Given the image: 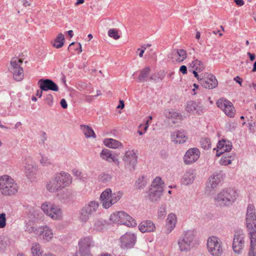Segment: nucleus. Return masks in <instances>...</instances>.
I'll return each mask as SVG.
<instances>
[{"label": "nucleus", "mask_w": 256, "mask_h": 256, "mask_svg": "<svg viewBox=\"0 0 256 256\" xmlns=\"http://www.w3.org/2000/svg\"><path fill=\"white\" fill-rule=\"evenodd\" d=\"M246 226L249 231L251 242L248 256H256V215L253 204H249L247 208Z\"/></svg>", "instance_id": "1"}, {"label": "nucleus", "mask_w": 256, "mask_h": 256, "mask_svg": "<svg viewBox=\"0 0 256 256\" xmlns=\"http://www.w3.org/2000/svg\"><path fill=\"white\" fill-rule=\"evenodd\" d=\"M72 178L68 172L62 171L55 174L50 180L47 182L46 190L50 192H56L72 182Z\"/></svg>", "instance_id": "2"}, {"label": "nucleus", "mask_w": 256, "mask_h": 256, "mask_svg": "<svg viewBox=\"0 0 256 256\" xmlns=\"http://www.w3.org/2000/svg\"><path fill=\"white\" fill-rule=\"evenodd\" d=\"M238 197L236 189L228 187L223 188L214 196L216 202L220 206H228L233 204Z\"/></svg>", "instance_id": "3"}, {"label": "nucleus", "mask_w": 256, "mask_h": 256, "mask_svg": "<svg viewBox=\"0 0 256 256\" xmlns=\"http://www.w3.org/2000/svg\"><path fill=\"white\" fill-rule=\"evenodd\" d=\"M196 232L194 230L184 232L177 242L178 250L184 252L190 251L196 243Z\"/></svg>", "instance_id": "4"}, {"label": "nucleus", "mask_w": 256, "mask_h": 256, "mask_svg": "<svg viewBox=\"0 0 256 256\" xmlns=\"http://www.w3.org/2000/svg\"><path fill=\"white\" fill-rule=\"evenodd\" d=\"M122 196L123 192L120 190L112 193L110 188H106L100 194V200L102 208L108 209L116 203Z\"/></svg>", "instance_id": "5"}, {"label": "nucleus", "mask_w": 256, "mask_h": 256, "mask_svg": "<svg viewBox=\"0 0 256 256\" xmlns=\"http://www.w3.org/2000/svg\"><path fill=\"white\" fill-rule=\"evenodd\" d=\"M18 191V186L14 180L8 175L0 176V192L4 196L14 195Z\"/></svg>", "instance_id": "6"}, {"label": "nucleus", "mask_w": 256, "mask_h": 256, "mask_svg": "<svg viewBox=\"0 0 256 256\" xmlns=\"http://www.w3.org/2000/svg\"><path fill=\"white\" fill-rule=\"evenodd\" d=\"M40 208L46 216L54 220H60L63 218L62 210L58 204L46 202L41 205Z\"/></svg>", "instance_id": "7"}, {"label": "nucleus", "mask_w": 256, "mask_h": 256, "mask_svg": "<svg viewBox=\"0 0 256 256\" xmlns=\"http://www.w3.org/2000/svg\"><path fill=\"white\" fill-rule=\"evenodd\" d=\"M110 221L115 224L134 226L136 225L135 220L129 214L124 211L114 212L109 217Z\"/></svg>", "instance_id": "8"}, {"label": "nucleus", "mask_w": 256, "mask_h": 256, "mask_svg": "<svg viewBox=\"0 0 256 256\" xmlns=\"http://www.w3.org/2000/svg\"><path fill=\"white\" fill-rule=\"evenodd\" d=\"M95 246V242L91 236L82 237L78 242V250L76 256H92L90 249Z\"/></svg>", "instance_id": "9"}, {"label": "nucleus", "mask_w": 256, "mask_h": 256, "mask_svg": "<svg viewBox=\"0 0 256 256\" xmlns=\"http://www.w3.org/2000/svg\"><path fill=\"white\" fill-rule=\"evenodd\" d=\"M164 183L160 177H156L152 181L148 192V198L152 202H157L164 191Z\"/></svg>", "instance_id": "10"}, {"label": "nucleus", "mask_w": 256, "mask_h": 256, "mask_svg": "<svg viewBox=\"0 0 256 256\" xmlns=\"http://www.w3.org/2000/svg\"><path fill=\"white\" fill-rule=\"evenodd\" d=\"M206 247L208 252L212 256H221L224 252L222 242L216 236H212L208 238Z\"/></svg>", "instance_id": "11"}, {"label": "nucleus", "mask_w": 256, "mask_h": 256, "mask_svg": "<svg viewBox=\"0 0 256 256\" xmlns=\"http://www.w3.org/2000/svg\"><path fill=\"white\" fill-rule=\"evenodd\" d=\"M23 60L17 57H14L10 60V66L9 68L10 72L12 73L14 79L20 81L24 78V71L20 65Z\"/></svg>", "instance_id": "12"}, {"label": "nucleus", "mask_w": 256, "mask_h": 256, "mask_svg": "<svg viewBox=\"0 0 256 256\" xmlns=\"http://www.w3.org/2000/svg\"><path fill=\"white\" fill-rule=\"evenodd\" d=\"M100 204L98 201H90L86 204L82 209L80 219L82 222H86L90 216L96 212Z\"/></svg>", "instance_id": "13"}, {"label": "nucleus", "mask_w": 256, "mask_h": 256, "mask_svg": "<svg viewBox=\"0 0 256 256\" xmlns=\"http://www.w3.org/2000/svg\"><path fill=\"white\" fill-rule=\"evenodd\" d=\"M244 236L242 230L235 232L232 241V248L234 252L240 254L244 246Z\"/></svg>", "instance_id": "14"}, {"label": "nucleus", "mask_w": 256, "mask_h": 256, "mask_svg": "<svg viewBox=\"0 0 256 256\" xmlns=\"http://www.w3.org/2000/svg\"><path fill=\"white\" fill-rule=\"evenodd\" d=\"M216 104L217 106L220 108L226 115L230 118L234 116L235 108L230 101L226 98H221L217 100Z\"/></svg>", "instance_id": "15"}, {"label": "nucleus", "mask_w": 256, "mask_h": 256, "mask_svg": "<svg viewBox=\"0 0 256 256\" xmlns=\"http://www.w3.org/2000/svg\"><path fill=\"white\" fill-rule=\"evenodd\" d=\"M122 160L126 167L130 170L135 169L137 164V156L134 150L126 151L122 158Z\"/></svg>", "instance_id": "16"}, {"label": "nucleus", "mask_w": 256, "mask_h": 256, "mask_svg": "<svg viewBox=\"0 0 256 256\" xmlns=\"http://www.w3.org/2000/svg\"><path fill=\"white\" fill-rule=\"evenodd\" d=\"M120 240L121 247L124 249H128L134 246L136 240V236L133 233L126 232L121 236Z\"/></svg>", "instance_id": "17"}, {"label": "nucleus", "mask_w": 256, "mask_h": 256, "mask_svg": "<svg viewBox=\"0 0 256 256\" xmlns=\"http://www.w3.org/2000/svg\"><path fill=\"white\" fill-rule=\"evenodd\" d=\"M200 84L204 88L213 89L217 86L218 82L214 76L206 73L204 74L203 78Z\"/></svg>", "instance_id": "18"}, {"label": "nucleus", "mask_w": 256, "mask_h": 256, "mask_svg": "<svg viewBox=\"0 0 256 256\" xmlns=\"http://www.w3.org/2000/svg\"><path fill=\"white\" fill-rule=\"evenodd\" d=\"M38 236L43 240L50 242L53 238L54 233L49 226L44 225L38 227Z\"/></svg>", "instance_id": "19"}, {"label": "nucleus", "mask_w": 256, "mask_h": 256, "mask_svg": "<svg viewBox=\"0 0 256 256\" xmlns=\"http://www.w3.org/2000/svg\"><path fill=\"white\" fill-rule=\"evenodd\" d=\"M26 176L30 180H35L38 172V166L32 162H26L24 166Z\"/></svg>", "instance_id": "20"}, {"label": "nucleus", "mask_w": 256, "mask_h": 256, "mask_svg": "<svg viewBox=\"0 0 256 256\" xmlns=\"http://www.w3.org/2000/svg\"><path fill=\"white\" fill-rule=\"evenodd\" d=\"M200 152L197 148H190L184 157V162L186 164H192L196 161L200 157Z\"/></svg>", "instance_id": "21"}, {"label": "nucleus", "mask_w": 256, "mask_h": 256, "mask_svg": "<svg viewBox=\"0 0 256 256\" xmlns=\"http://www.w3.org/2000/svg\"><path fill=\"white\" fill-rule=\"evenodd\" d=\"M38 84L42 90H50L54 92L58 90V86L51 80L42 78L38 80Z\"/></svg>", "instance_id": "22"}, {"label": "nucleus", "mask_w": 256, "mask_h": 256, "mask_svg": "<svg viewBox=\"0 0 256 256\" xmlns=\"http://www.w3.org/2000/svg\"><path fill=\"white\" fill-rule=\"evenodd\" d=\"M222 175L220 174H213L208 178L206 184L207 190L210 192L214 190L222 181Z\"/></svg>", "instance_id": "23"}, {"label": "nucleus", "mask_w": 256, "mask_h": 256, "mask_svg": "<svg viewBox=\"0 0 256 256\" xmlns=\"http://www.w3.org/2000/svg\"><path fill=\"white\" fill-rule=\"evenodd\" d=\"M100 158L108 162H113L116 165H119L120 162L118 158V154H112L111 151L108 149H104L100 154Z\"/></svg>", "instance_id": "24"}, {"label": "nucleus", "mask_w": 256, "mask_h": 256, "mask_svg": "<svg viewBox=\"0 0 256 256\" xmlns=\"http://www.w3.org/2000/svg\"><path fill=\"white\" fill-rule=\"evenodd\" d=\"M232 144L230 142L222 140L219 141L216 147V156H220L225 152H229L232 149Z\"/></svg>", "instance_id": "25"}, {"label": "nucleus", "mask_w": 256, "mask_h": 256, "mask_svg": "<svg viewBox=\"0 0 256 256\" xmlns=\"http://www.w3.org/2000/svg\"><path fill=\"white\" fill-rule=\"evenodd\" d=\"M38 160L40 165L43 167L54 166V162L50 156L48 154L40 152Z\"/></svg>", "instance_id": "26"}, {"label": "nucleus", "mask_w": 256, "mask_h": 256, "mask_svg": "<svg viewBox=\"0 0 256 256\" xmlns=\"http://www.w3.org/2000/svg\"><path fill=\"white\" fill-rule=\"evenodd\" d=\"M177 222V218L175 214L170 213L168 214L166 220V233H170L174 228Z\"/></svg>", "instance_id": "27"}, {"label": "nucleus", "mask_w": 256, "mask_h": 256, "mask_svg": "<svg viewBox=\"0 0 256 256\" xmlns=\"http://www.w3.org/2000/svg\"><path fill=\"white\" fill-rule=\"evenodd\" d=\"M195 178L196 174L194 170H189L182 176L181 182L184 186L190 185L193 183Z\"/></svg>", "instance_id": "28"}, {"label": "nucleus", "mask_w": 256, "mask_h": 256, "mask_svg": "<svg viewBox=\"0 0 256 256\" xmlns=\"http://www.w3.org/2000/svg\"><path fill=\"white\" fill-rule=\"evenodd\" d=\"M171 55V58L178 62H182L187 57V53L184 49H175Z\"/></svg>", "instance_id": "29"}, {"label": "nucleus", "mask_w": 256, "mask_h": 256, "mask_svg": "<svg viewBox=\"0 0 256 256\" xmlns=\"http://www.w3.org/2000/svg\"><path fill=\"white\" fill-rule=\"evenodd\" d=\"M138 228L142 233L150 232L155 231L156 226L150 220H145L140 223Z\"/></svg>", "instance_id": "30"}, {"label": "nucleus", "mask_w": 256, "mask_h": 256, "mask_svg": "<svg viewBox=\"0 0 256 256\" xmlns=\"http://www.w3.org/2000/svg\"><path fill=\"white\" fill-rule=\"evenodd\" d=\"M187 138L184 133L180 131H176L171 134V140L176 144H182L186 142Z\"/></svg>", "instance_id": "31"}, {"label": "nucleus", "mask_w": 256, "mask_h": 256, "mask_svg": "<svg viewBox=\"0 0 256 256\" xmlns=\"http://www.w3.org/2000/svg\"><path fill=\"white\" fill-rule=\"evenodd\" d=\"M201 106H198V104L195 101L190 100L188 102L185 106V110L187 112L192 114L194 112L200 114L202 112Z\"/></svg>", "instance_id": "32"}, {"label": "nucleus", "mask_w": 256, "mask_h": 256, "mask_svg": "<svg viewBox=\"0 0 256 256\" xmlns=\"http://www.w3.org/2000/svg\"><path fill=\"white\" fill-rule=\"evenodd\" d=\"M104 144L111 148H122V144L120 141L112 138H106L104 140Z\"/></svg>", "instance_id": "33"}, {"label": "nucleus", "mask_w": 256, "mask_h": 256, "mask_svg": "<svg viewBox=\"0 0 256 256\" xmlns=\"http://www.w3.org/2000/svg\"><path fill=\"white\" fill-rule=\"evenodd\" d=\"M80 129L87 138H96V135L92 128L88 125L82 124L80 126Z\"/></svg>", "instance_id": "34"}, {"label": "nucleus", "mask_w": 256, "mask_h": 256, "mask_svg": "<svg viewBox=\"0 0 256 256\" xmlns=\"http://www.w3.org/2000/svg\"><path fill=\"white\" fill-rule=\"evenodd\" d=\"M106 221L103 218H98L95 220L93 229L97 232H100L106 228Z\"/></svg>", "instance_id": "35"}, {"label": "nucleus", "mask_w": 256, "mask_h": 256, "mask_svg": "<svg viewBox=\"0 0 256 256\" xmlns=\"http://www.w3.org/2000/svg\"><path fill=\"white\" fill-rule=\"evenodd\" d=\"M30 251L32 256H42L43 252L41 246L36 242L32 244Z\"/></svg>", "instance_id": "36"}, {"label": "nucleus", "mask_w": 256, "mask_h": 256, "mask_svg": "<svg viewBox=\"0 0 256 256\" xmlns=\"http://www.w3.org/2000/svg\"><path fill=\"white\" fill-rule=\"evenodd\" d=\"M163 114L166 118L174 120L180 119L181 117L180 114L173 109L165 110Z\"/></svg>", "instance_id": "37"}, {"label": "nucleus", "mask_w": 256, "mask_h": 256, "mask_svg": "<svg viewBox=\"0 0 256 256\" xmlns=\"http://www.w3.org/2000/svg\"><path fill=\"white\" fill-rule=\"evenodd\" d=\"M64 42V36L62 33L58 34L52 43V46L56 48H60L63 46Z\"/></svg>", "instance_id": "38"}, {"label": "nucleus", "mask_w": 256, "mask_h": 256, "mask_svg": "<svg viewBox=\"0 0 256 256\" xmlns=\"http://www.w3.org/2000/svg\"><path fill=\"white\" fill-rule=\"evenodd\" d=\"M234 158V155H232L230 154H224L220 160V164L222 165L227 166L231 164L232 160Z\"/></svg>", "instance_id": "39"}, {"label": "nucleus", "mask_w": 256, "mask_h": 256, "mask_svg": "<svg viewBox=\"0 0 256 256\" xmlns=\"http://www.w3.org/2000/svg\"><path fill=\"white\" fill-rule=\"evenodd\" d=\"M150 72V68L149 67H146L142 70L138 77L139 82H146Z\"/></svg>", "instance_id": "40"}, {"label": "nucleus", "mask_w": 256, "mask_h": 256, "mask_svg": "<svg viewBox=\"0 0 256 256\" xmlns=\"http://www.w3.org/2000/svg\"><path fill=\"white\" fill-rule=\"evenodd\" d=\"M190 66L194 69V70L200 72L204 68V64L200 60L195 59L190 64Z\"/></svg>", "instance_id": "41"}, {"label": "nucleus", "mask_w": 256, "mask_h": 256, "mask_svg": "<svg viewBox=\"0 0 256 256\" xmlns=\"http://www.w3.org/2000/svg\"><path fill=\"white\" fill-rule=\"evenodd\" d=\"M147 184L146 178L142 176L138 178L135 182L134 186L136 189L141 190L144 188Z\"/></svg>", "instance_id": "42"}, {"label": "nucleus", "mask_w": 256, "mask_h": 256, "mask_svg": "<svg viewBox=\"0 0 256 256\" xmlns=\"http://www.w3.org/2000/svg\"><path fill=\"white\" fill-rule=\"evenodd\" d=\"M108 36L112 38L114 40H118L120 38L118 30L115 28L110 29L108 30Z\"/></svg>", "instance_id": "43"}, {"label": "nucleus", "mask_w": 256, "mask_h": 256, "mask_svg": "<svg viewBox=\"0 0 256 256\" xmlns=\"http://www.w3.org/2000/svg\"><path fill=\"white\" fill-rule=\"evenodd\" d=\"M202 147L205 150H208L210 148L211 142L210 139L204 138H202L200 141Z\"/></svg>", "instance_id": "44"}, {"label": "nucleus", "mask_w": 256, "mask_h": 256, "mask_svg": "<svg viewBox=\"0 0 256 256\" xmlns=\"http://www.w3.org/2000/svg\"><path fill=\"white\" fill-rule=\"evenodd\" d=\"M166 206L164 205L161 206L158 210V218L160 220L164 219L166 215Z\"/></svg>", "instance_id": "45"}, {"label": "nucleus", "mask_w": 256, "mask_h": 256, "mask_svg": "<svg viewBox=\"0 0 256 256\" xmlns=\"http://www.w3.org/2000/svg\"><path fill=\"white\" fill-rule=\"evenodd\" d=\"M98 180L102 182L106 183L110 180L111 176L108 174H102L99 176Z\"/></svg>", "instance_id": "46"}, {"label": "nucleus", "mask_w": 256, "mask_h": 256, "mask_svg": "<svg viewBox=\"0 0 256 256\" xmlns=\"http://www.w3.org/2000/svg\"><path fill=\"white\" fill-rule=\"evenodd\" d=\"M6 214L4 213L0 214V228L6 226Z\"/></svg>", "instance_id": "47"}, {"label": "nucleus", "mask_w": 256, "mask_h": 256, "mask_svg": "<svg viewBox=\"0 0 256 256\" xmlns=\"http://www.w3.org/2000/svg\"><path fill=\"white\" fill-rule=\"evenodd\" d=\"M38 228H35L34 226H26V231L28 232L30 234L31 233H34L35 234L38 235Z\"/></svg>", "instance_id": "48"}, {"label": "nucleus", "mask_w": 256, "mask_h": 256, "mask_svg": "<svg viewBox=\"0 0 256 256\" xmlns=\"http://www.w3.org/2000/svg\"><path fill=\"white\" fill-rule=\"evenodd\" d=\"M46 102L49 106H52L53 104L54 98L51 94H48L46 96L45 100Z\"/></svg>", "instance_id": "49"}, {"label": "nucleus", "mask_w": 256, "mask_h": 256, "mask_svg": "<svg viewBox=\"0 0 256 256\" xmlns=\"http://www.w3.org/2000/svg\"><path fill=\"white\" fill-rule=\"evenodd\" d=\"M198 72L196 70H194L193 72H192V73L193 74H194V76L197 78V80L200 81V82H201V80H202L203 78V76H199L198 74Z\"/></svg>", "instance_id": "50"}, {"label": "nucleus", "mask_w": 256, "mask_h": 256, "mask_svg": "<svg viewBox=\"0 0 256 256\" xmlns=\"http://www.w3.org/2000/svg\"><path fill=\"white\" fill-rule=\"evenodd\" d=\"M6 248V244L3 242L0 238V252L4 251Z\"/></svg>", "instance_id": "51"}, {"label": "nucleus", "mask_w": 256, "mask_h": 256, "mask_svg": "<svg viewBox=\"0 0 256 256\" xmlns=\"http://www.w3.org/2000/svg\"><path fill=\"white\" fill-rule=\"evenodd\" d=\"M60 105L63 108H66L68 107V104L66 100L64 99H62L60 100Z\"/></svg>", "instance_id": "52"}, {"label": "nucleus", "mask_w": 256, "mask_h": 256, "mask_svg": "<svg viewBox=\"0 0 256 256\" xmlns=\"http://www.w3.org/2000/svg\"><path fill=\"white\" fill-rule=\"evenodd\" d=\"M180 70L183 74H186L187 73V68L186 66H182L180 67Z\"/></svg>", "instance_id": "53"}, {"label": "nucleus", "mask_w": 256, "mask_h": 256, "mask_svg": "<svg viewBox=\"0 0 256 256\" xmlns=\"http://www.w3.org/2000/svg\"><path fill=\"white\" fill-rule=\"evenodd\" d=\"M158 74H154L151 75L150 76V80L154 81H156L158 80Z\"/></svg>", "instance_id": "54"}, {"label": "nucleus", "mask_w": 256, "mask_h": 256, "mask_svg": "<svg viewBox=\"0 0 256 256\" xmlns=\"http://www.w3.org/2000/svg\"><path fill=\"white\" fill-rule=\"evenodd\" d=\"M74 174L76 176L78 177L80 179H83L84 178V177H83V176L82 174V173L78 171V170H76V172H74Z\"/></svg>", "instance_id": "55"}, {"label": "nucleus", "mask_w": 256, "mask_h": 256, "mask_svg": "<svg viewBox=\"0 0 256 256\" xmlns=\"http://www.w3.org/2000/svg\"><path fill=\"white\" fill-rule=\"evenodd\" d=\"M142 49H140V48H138V50H140V52L139 54V56L140 58H142L143 56V54H144V53L145 51V50H146V48L144 47V46H142Z\"/></svg>", "instance_id": "56"}, {"label": "nucleus", "mask_w": 256, "mask_h": 256, "mask_svg": "<svg viewBox=\"0 0 256 256\" xmlns=\"http://www.w3.org/2000/svg\"><path fill=\"white\" fill-rule=\"evenodd\" d=\"M236 4L238 6H242L244 4L243 0H234Z\"/></svg>", "instance_id": "57"}, {"label": "nucleus", "mask_w": 256, "mask_h": 256, "mask_svg": "<svg viewBox=\"0 0 256 256\" xmlns=\"http://www.w3.org/2000/svg\"><path fill=\"white\" fill-rule=\"evenodd\" d=\"M124 106V100H120V104L118 106L117 108H121L122 109Z\"/></svg>", "instance_id": "58"}, {"label": "nucleus", "mask_w": 256, "mask_h": 256, "mask_svg": "<svg viewBox=\"0 0 256 256\" xmlns=\"http://www.w3.org/2000/svg\"><path fill=\"white\" fill-rule=\"evenodd\" d=\"M248 55L250 56V60L251 61H253L254 60L255 58H256V56H255V54H251L250 52H248L247 53Z\"/></svg>", "instance_id": "59"}, {"label": "nucleus", "mask_w": 256, "mask_h": 256, "mask_svg": "<svg viewBox=\"0 0 256 256\" xmlns=\"http://www.w3.org/2000/svg\"><path fill=\"white\" fill-rule=\"evenodd\" d=\"M234 80L236 82L238 83L240 86L242 85V79L240 78L238 76H236L234 78Z\"/></svg>", "instance_id": "60"}, {"label": "nucleus", "mask_w": 256, "mask_h": 256, "mask_svg": "<svg viewBox=\"0 0 256 256\" xmlns=\"http://www.w3.org/2000/svg\"><path fill=\"white\" fill-rule=\"evenodd\" d=\"M84 97L86 100L89 101L92 100L91 98H92V96H90V95H87V94H84Z\"/></svg>", "instance_id": "61"}, {"label": "nucleus", "mask_w": 256, "mask_h": 256, "mask_svg": "<svg viewBox=\"0 0 256 256\" xmlns=\"http://www.w3.org/2000/svg\"><path fill=\"white\" fill-rule=\"evenodd\" d=\"M42 91L43 90H37L36 95L37 96H38L39 98H41L42 96Z\"/></svg>", "instance_id": "62"}, {"label": "nucleus", "mask_w": 256, "mask_h": 256, "mask_svg": "<svg viewBox=\"0 0 256 256\" xmlns=\"http://www.w3.org/2000/svg\"><path fill=\"white\" fill-rule=\"evenodd\" d=\"M97 256H112L110 254L106 253V252H102L100 254H98Z\"/></svg>", "instance_id": "63"}, {"label": "nucleus", "mask_w": 256, "mask_h": 256, "mask_svg": "<svg viewBox=\"0 0 256 256\" xmlns=\"http://www.w3.org/2000/svg\"><path fill=\"white\" fill-rule=\"evenodd\" d=\"M84 2V0H76V5H78L79 4H82Z\"/></svg>", "instance_id": "64"}]
</instances>
